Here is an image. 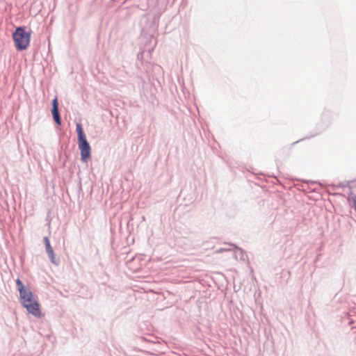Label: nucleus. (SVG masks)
I'll return each instance as SVG.
<instances>
[{
    "instance_id": "nucleus-4",
    "label": "nucleus",
    "mask_w": 356,
    "mask_h": 356,
    "mask_svg": "<svg viewBox=\"0 0 356 356\" xmlns=\"http://www.w3.org/2000/svg\"><path fill=\"white\" fill-rule=\"evenodd\" d=\"M44 244L45 245V250L48 255V257L50 260V261L55 264L56 266H58L60 263V260L59 258L56 257V254L54 253V249L51 247L50 240L49 236H44L43 238Z\"/></svg>"
},
{
    "instance_id": "nucleus-2",
    "label": "nucleus",
    "mask_w": 356,
    "mask_h": 356,
    "mask_svg": "<svg viewBox=\"0 0 356 356\" xmlns=\"http://www.w3.org/2000/svg\"><path fill=\"white\" fill-rule=\"evenodd\" d=\"M32 31L26 26H17L12 33L15 47L18 51L26 50L30 46Z\"/></svg>"
},
{
    "instance_id": "nucleus-5",
    "label": "nucleus",
    "mask_w": 356,
    "mask_h": 356,
    "mask_svg": "<svg viewBox=\"0 0 356 356\" xmlns=\"http://www.w3.org/2000/svg\"><path fill=\"white\" fill-rule=\"evenodd\" d=\"M51 113L54 121L57 126H60L62 123L61 117L59 111V108H51Z\"/></svg>"
},
{
    "instance_id": "nucleus-7",
    "label": "nucleus",
    "mask_w": 356,
    "mask_h": 356,
    "mask_svg": "<svg viewBox=\"0 0 356 356\" xmlns=\"http://www.w3.org/2000/svg\"><path fill=\"white\" fill-rule=\"evenodd\" d=\"M352 181H345V182H340L338 185H335V184H331L330 186L332 187V188L333 190H336L337 188H344V187H348L350 190L352 189V186H350V183Z\"/></svg>"
},
{
    "instance_id": "nucleus-11",
    "label": "nucleus",
    "mask_w": 356,
    "mask_h": 356,
    "mask_svg": "<svg viewBox=\"0 0 356 356\" xmlns=\"http://www.w3.org/2000/svg\"><path fill=\"white\" fill-rule=\"evenodd\" d=\"M316 181H312V184H316Z\"/></svg>"
},
{
    "instance_id": "nucleus-10",
    "label": "nucleus",
    "mask_w": 356,
    "mask_h": 356,
    "mask_svg": "<svg viewBox=\"0 0 356 356\" xmlns=\"http://www.w3.org/2000/svg\"><path fill=\"white\" fill-rule=\"evenodd\" d=\"M229 245L232 246L235 249H240L238 246H236V245L233 244V243H229Z\"/></svg>"
},
{
    "instance_id": "nucleus-8",
    "label": "nucleus",
    "mask_w": 356,
    "mask_h": 356,
    "mask_svg": "<svg viewBox=\"0 0 356 356\" xmlns=\"http://www.w3.org/2000/svg\"><path fill=\"white\" fill-rule=\"evenodd\" d=\"M349 196L348 197V201L350 202V201H352L353 202V204H354V209L356 211V194H355L353 191H352V189L350 190V192L348 193Z\"/></svg>"
},
{
    "instance_id": "nucleus-3",
    "label": "nucleus",
    "mask_w": 356,
    "mask_h": 356,
    "mask_svg": "<svg viewBox=\"0 0 356 356\" xmlns=\"http://www.w3.org/2000/svg\"><path fill=\"white\" fill-rule=\"evenodd\" d=\"M81 161L87 163L91 158V147L87 138L77 140Z\"/></svg>"
},
{
    "instance_id": "nucleus-1",
    "label": "nucleus",
    "mask_w": 356,
    "mask_h": 356,
    "mask_svg": "<svg viewBox=\"0 0 356 356\" xmlns=\"http://www.w3.org/2000/svg\"><path fill=\"white\" fill-rule=\"evenodd\" d=\"M17 291L19 294V302L29 314L34 317L40 318L44 316L40 309L38 297L31 290L29 285H25L22 281L17 278L15 280Z\"/></svg>"
},
{
    "instance_id": "nucleus-6",
    "label": "nucleus",
    "mask_w": 356,
    "mask_h": 356,
    "mask_svg": "<svg viewBox=\"0 0 356 356\" xmlns=\"http://www.w3.org/2000/svg\"><path fill=\"white\" fill-rule=\"evenodd\" d=\"M76 131L77 134V140L87 138L86 135L83 131V126L80 122L76 123Z\"/></svg>"
},
{
    "instance_id": "nucleus-9",
    "label": "nucleus",
    "mask_w": 356,
    "mask_h": 356,
    "mask_svg": "<svg viewBox=\"0 0 356 356\" xmlns=\"http://www.w3.org/2000/svg\"><path fill=\"white\" fill-rule=\"evenodd\" d=\"M59 104L57 97L56 96L51 101V108H59Z\"/></svg>"
}]
</instances>
